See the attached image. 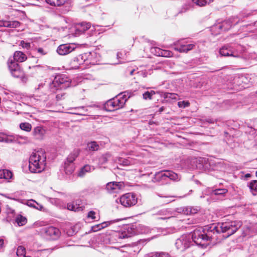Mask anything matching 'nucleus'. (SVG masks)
<instances>
[{"instance_id":"nucleus-2","label":"nucleus","mask_w":257,"mask_h":257,"mask_svg":"<svg viewBox=\"0 0 257 257\" xmlns=\"http://www.w3.org/2000/svg\"><path fill=\"white\" fill-rule=\"evenodd\" d=\"M29 168L31 172L40 173L45 168L46 164V155L43 150L33 152L29 158Z\"/></svg>"},{"instance_id":"nucleus-64","label":"nucleus","mask_w":257,"mask_h":257,"mask_svg":"<svg viewBox=\"0 0 257 257\" xmlns=\"http://www.w3.org/2000/svg\"><path fill=\"white\" fill-rule=\"evenodd\" d=\"M78 109H84V107H83V106L80 107H79Z\"/></svg>"},{"instance_id":"nucleus-40","label":"nucleus","mask_w":257,"mask_h":257,"mask_svg":"<svg viewBox=\"0 0 257 257\" xmlns=\"http://www.w3.org/2000/svg\"><path fill=\"white\" fill-rule=\"evenodd\" d=\"M172 55L173 53L171 51L169 50L162 49L161 56L164 57H171L172 56Z\"/></svg>"},{"instance_id":"nucleus-10","label":"nucleus","mask_w":257,"mask_h":257,"mask_svg":"<svg viewBox=\"0 0 257 257\" xmlns=\"http://www.w3.org/2000/svg\"><path fill=\"white\" fill-rule=\"evenodd\" d=\"M7 63L9 70L13 76L18 78L23 75V71L17 62L12 58H10Z\"/></svg>"},{"instance_id":"nucleus-20","label":"nucleus","mask_w":257,"mask_h":257,"mask_svg":"<svg viewBox=\"0 0 257 257\" xmlns=\"http://www.w3.org/2000/svg\"><path fill=\"white\" fill-rule=\"evenodd\" d=\"M198 209L191 206H187L177 209V212L185 215L194 214L197 212Z\"/></svg>"},{"instance_id":"nucleus-15","label":"nucleus","mask_w":257,"mask_h":257,"mask_svg":"<svg viewBox=\"0 0 257 257\" xmlns=\"http://www.w3.org/2000/svg\"><path fill=\"white\" fill-rule=\"evenodd\" d=\"M90 27L91 24L90 23L82 22L76 24L75 26V35L77 36L83 34L88 30Z\"/></svg>"},{"instance_id":"nucleus-44","label":"nucleus","mask_w":257,"mask_h":257,"mask_svg":"<svg viewBox=\"0 0 257 257\" xmlns=\"http://www.w3.org/2000/svg\"><path fill=\"white\" fill-rule=\"evenodd\" d=\"M46 2L52 6L59 7L58 0H45Z\"/></svg>"},{"instance_id":"nucleus-1","label":"nucleus","mask_w":257,"mask_h":257,"mask_svg":"<svg viewBox=\"0 0 257 257\" xmlns=\"http://www.w3.org/2000/svg\"><path fill=\"white\" fill-rule=\"evenodd\" d=\"M241 226V222L240 221H230L219 223L218 226L212 224L210 227L205 226L203 228L200 227L194 230L191 236V239L197 245L205 248L208 245L207 242L213 238L214 230L219 231V227L221 231L226 232L227 236H230L235 232Z\"/></svg>"},{"instance_id":"nucleus-32","label":"nucleus","mask_w":257,"mask_h":257,"mask_svg":"<svg viewBox=\"0 0 257 257\" xmlns=\"http://www.w3.org/2000/svg\"><path fill=\"white\" fill-rule=\"evenodd\" d=\"M87 148L89 150L95 151L99 148V146L96 142H91L87 144Z\"/></svg>"},{"instance_id":"nucleus-6","label":"nucleus","mask_w":257,"mask_h":257,"mask_svg":"<svg viewBox=\"0 0 257 257\" xmlns=\"http://www.w3.org/2000/svg\"><path fill=\"white\" fill-rule=\"evenodd\" d=\"M71 81L70 78L65 74L57 75L52 83L50 84L51 90L54 92L58 89H65L71 85Z\"/></svg>"},{"instance_id":"nucleus-17","label":"nucleus","mask_w":257,"mask_h":257,"mask_svg":"<svg viewBox=\"0 0 257 257\" xmlns=\"http://www.w3.org/2000/svg\"><path fill=\"white\" fill-rule=\"evenodd\" d=\"M84 206L82 203V201L77 200L72 202L68 203L67 205V208L71 211L78 212L83 210Z\"/></svg>"},{"instance_id":"nucleus-11","label":"nucleus","mask_w":257,"mask_h":257,"mask_svg":"<svg viewBox=\"0 0 257 257\" xmlns=\"http://www.w3.org/2000/svg\"><path fill=\"white\" fill-rule=\"evenodd\" d=\"M41 233L43 235L49 239H56L60 235L59 229L53 226L44 227L41 230Z\"/></svg>"},{"instance_id":"nucleus-63","label":"nucleus","mask_w":257,"mask_h":257,"mask_svg":"<svg viewBox=\"0 0 257 257\" xmlns=\"http://www.w3.org/2000/svg\"><path fill=\"white\" fill-rule=\"evenodd\" d=\"M33 68H40L41 67L40 65H37L33 67Z\"/></svg>"},{"instance_id":"nucleus-61","label":"nucleus","mask_w":257,"mask_h":257,"mask_svg":"<svg viewBox=\"0 0 257 257\" xmlns=\"http://www.w3.org/2000/svg\"><path fill=\"white\" fill-rule=\"evenodd\" d=\"M164 110V107H161L160 109H159V111L161 112H162Z\"/></svg>"},{"instance_id":"nucleus-30","label":"nucleus","mask_w":257,"mask_h":257,"mask_svg":"<svg viewBox=\"0 0 257 257\" xmlns=\"http://www.w3.org/2000/svg\"><path fill=\"white\" fill-rule=\"evenodd\" d=\"M15 221L18 226H21L26 224L27 219L25 217L21 215H19L16 217Z\"/></svg>"},{"instance_id":"nucleus-45","label":"nucleus","mask_w":257,"mask_h":257,"mask_svg":"<svg viewBox=\"0 0 257 257\" xmlns=\"http://www.w3.org/2000/svg\"><path fill=\"white\" fill-rule=\"evenodd\" d=\"M46 2L52 6L59 7L58 0H45Z\"/></svg>"},{"instance_id":"nucleus-57","label":"nucleus","mask_w":257,"mask_h":257,"mask_svg":"<svg viewBox=\"0 0 257 257\" xmlns=\"http://www.w3.org/2000/svg\"><path fill=\"white\" fill-rule=\"evenodd\" d=\"M7 213H11L13 214L14 213V210L10 208L8 205L7 206Z\"/></svg>"},{"instance_id":"nucleus-16","label":"nucleus","mask_w":257,"mask_h":257,"mask_svg":"<svg viewBox=\"0 0 257 257\" xmlns=\"http://www.w3.org/2000/svg\"><path fill=\"white\" fill-rule=\"evenodd\" d=\"M74 49L75 47L73 45L66 44L60 45L57 49V52L60 55H65L72 52Z\"/></svg>"},{"instance_id":"nucleus-43","label":"nucleus","mask_w":257,"mask_h":257,"mask_svg":"<svg viewBox=\"0 0 257 257\" xmlns=\"http://www.w3.org/2000/svg\"><path fill=\"white\" fill-rule=\"evenodd\" d=\"M178 105L179 107L185 108L190 105V103L188 101H181L178 102Z\"/></svg>"},{"instance_id":"nucleus-41","label":"nucleus","mask_w":257,"mask_h":257,"mask_svg":"<svg viewBox=\"0 0 257 257\" xmlns=\"http://www.w3.org/2000/svg\"><path fill=\"white\" fill-rule=\"evenodd\" d=\"M120 165L123 166H129L132 164V161L129 159H121L119 160Z\"/></svg>"},{"instance_id":"nucleus-9","label":"nucleus","mask_w":257,"mask_h":257,"mask_svg":"<svg viewBox=\"0 0 257 257\" xmlns=\"http://www.w3.org/2000/svg\"><path fill=\"white\" fill-rule=\"evenodd\" d=\"M119 202L124 207H130L137 204L138 198L134 193H127L120 197Z\"/></svg>"},{"instance_id":"nucleus-22","label":"nucleus","mask_w":257,"mask_h":257,"mask_svg":"<svg viewBox=\"0 0 257 257\" xmlns=\"http://www.w3.org/2000/svg\"><path fill=\"white\" fill-rule=\"evenodd\" d=\"M95 170V167L89 165H85L80 170L78 176L80 177H84L86 173H90Z\"/></svg>"},{"instance_id":"nucleus-38","label":"nucleus","mask_w":257,"mask_h":257,"mask_svg":"<svg viewBox=\"0 0 257 257\" xmlns=\"http://www.w3.org/2000/svg\"><path fill=\"white\" fill-rule=\"evenodd\" d=\"M110 157L109 154H105L101 156L99 159V163L101 165L105 164L108 161V159Z\"/></svg>"},{"instance_id":"nucleus-34","label":"nucleus","mask_w":257,"mask_h":257,"mask_svg":"<svg viewBox=\"0 0 257 257\" xmlns=\"http://www.w3.org/2000/svg\"><path fill=\"white\" fill-rule=\"evenodd\" d=\"M227 192V190L226 189H216L212 190L211 195H223L226 194Z\"/></svg>"},{"instance_id":"nucleus-42","label":"nucleus","mask_w":257,"mask_h":257,"mask_svg":"<svg viewBox=\"0 0 257 257\" xmlns=\"http://www.w3.org/2000/svg\"><path fill=\"white\" fill-rule=\"evenodd\" d=\"M178 95L176 93H167L165 94V97L166 98H170L172 99L176 100L177 99Z\"/></svg>"},{"instance_id":"nucleus-37","label":"nucleus","mask_w":257,"mask_h":257,"mask_svg":"<svg viewBox=\"0 0 257 257\" xmlns=\"http://www.w3.org/2000/svg\"><path fill=\"white\" fill-rule=\"evenodd\" d=\"M17 255L18 257L24 256L26 255V249L23 246H19L17 250Z\"/></svg>"},{"instance_id":"nucleus-12","label":"nucleus","mask_w":257,"mask_h":257,"mask_svg":"<svg viewBox=\"0 0 257 257\" xmlns=\"http://www.w3.org/2000/svg\"><path fill=\"white\" fill-rule=\"evenodd\" d=\"M124 187L122 182H110L106 184L105 189L110 194L118 193Z\"/></svg>"},{"instance_id":"nucleus-27","label":"nucleus","mask_w":257,"mask_h":257,"mask_svg":"<svg viewBox=\"0 0 257 257\" xmlns=\"http://www.w3.org/2000/svg\"><path fill=\"white\" fill-rule=\"evenodd\" d=\"M157 214L161 216L159 218L161 219H166L171 218L172 213L167 209H162L159 211Z\"/></svg>"},{"instance_id":"nucleus-19","label":"nucleus","mask_w":257,"mask_h":257,"mask_svg":"<svg viewBox=\"0 0 257 257\" xmlns=\"http://www.w3.org/2000/svg\"><path fill=\"white\" fill-rule=\"evenodd\" d=\"M204 161L203 158H194L191 161V168L193 169L202 170L204 167Z\"/></svg>"},{"instance_id":"nucleus-14","label":"nucleus","mask_w":257,"mask_h":257,"mask_svg":"<svg viewBox=\"0 0 257 257\" xmlns=\"http://www.w3.org/2000/svg\"><path fill=\"white\" fill-rule=\"evenodd\" d=\"M137 233L134 226H127L122 232L118 233L117 236L119 238L124 239L131 237Z\"/></svg>"},{"instance_id":"nucleus-56","label":"nucleus","mask_w":257,"mask_h":257,"mask_svg":"<svg viewBox=\"0 0 257 257\" xmlns=\"http://www.w3.org/2000/svg\"><path fill=\"white\" fill-rule=\"evenodd\" d=\"M35 208H36L39 210H42V209L43 208V206L41 204H40L37 202V204L36 205V207H35Z\"/></svg>"},{"instance_id":"nucleus-48","label":"nucleus","mask_w":257,"mask_h":257,"mask_svg":"<svg viewBox=\"0 0 257 257\" xmlns=\"http://www.w3.org/2000/svg\"><path fill=\"white\" fill-rule=\"evenodd\" d=\"M5 140H4V142H6V143H11L13 141V140H14V138H13V136H10L9 137L8 136H7L6 135L5 136V139H4Z\"/></svg>"},{"instance_id":"nucleus-24","label":"nucleus","mask_w":257,"mask_h":257,"mask_svg":"<svg viewBox=\"0 0 257 257\" xmlns=\"http://www.w3.org/2000/svg\"><path fill=\"white\" fill-rule=\"evenodd\" d=\"M13 177V173L7 169L0 170V179H4L10 182V180Z\"/></svg>"},{"instance_id":"nucleus-33","label":"nucleus","mask_w":257,"mask_h":257,"mask_svg":"<svg viewBox=\"0 0 257 257\" xmlns=\"http://www.w3.org/2000/svg\"><path fill=\"white\" fill-rule=\"evenodd\" d=\"M20 128L27 132H30L32 130V125L29 122H22L20 124Z\"/></svg>"},{"instance_id":"nucleus-4","label":"nucleus","mask_w":257,"mask_h":257,"mask_svg":"<svg viewBox=\"0 0 257 257\" xmlns=\"http://www.w3.org/2000/svg\"><path fill=\"white\" fill-rule=\"evenodd\" d=\"M180 179V177L177 173L169 170H164L156 173L153 178V181L164 184L168 183L169 180L178 181Z\"/></svg>"},{"instance_id":"nucleus-52","label":"nucleus","mask_w":257,"mask_h":257,"mask_svg":"<svg viewBox=\"0 0 257 257\" xmlns=\"http://www.w3.org/2000/svg\"><path fill=\"white\" fill-rule=\"evenodd\" d=\"M17 139H21L23 140L25 142H30L29 138L27 137H25V136L23 137L21 136L18 135V136H17Z\"/></svg>"},{"instance_id":"nucleus-49","label":"nucleus","mask_w":257,"mask_h":257,"mask_svg":"<svg viewBox=\"0 0 257 257\" xmlns=\"http://www.w3.org/2000/svg\"><path fill=\"white\" fill-rule=\"evenodd\" d=\"M95 212L93 211H90L88 213L87 217L91 219H95Z\"/></svg>"},{"instance_id":"nucleus-60","label":"nucleus","mask_w":257,"mask_h":257,"mask_svg":"<svg viewBox=\"0 0 257 257\" xmlns=\"http://www.w3.org/2000/svg\"><path fill=\"white\" fill-rule=\"evenodd\" d=\"M245 177L246 178H249V177H250V174H248H248H246L245 175Z\"/></svg>"},{"instance_id":"nucleus-8","label":"nucleus","mask_w":257,"mask_h":257,"mask_svg":"<svg viewBox=\"0 0 257 257\" xmlns=\"http://www.w3.org/2000/svg\"><path fill=\"white\" fill-rule=\"evenodd\" d=\"M191 235H183L178 238L175 242L176 248L180 251H183L192 244Z\"/></svg>"},{"instance_id":"nucleus-18","label":"nucleus","mask_w":257,"mask_h":257,"mask_svg":"<svg viewBox=\"0 0 257 257\" xmlns=\"http://www.w3.org/2000/svg\"><path fill=\"white\" fill-rule=\"evenodd\" d=\"M45 129L41 126H38L35 127L32 132V135L34 138L39 140H43L45 137Z\"/></svg>"},{"instance_id":"nucleus-7","label":"nucleus","mask_w":257,"mask_h":257,"mask_svg":"<svg viewBox=\"0 0 257 257\" xmlns=\"http://www.w3.org/2000/svg\"><path fill=\"white\" fill-rule=\"evenodd\" d=\"M238 23L235 21V19H230L214 25L211 27V31L213 34L216 35L223 31L229 30L233 24Z\"/></svg>"},{"instance_id":"nucleus-53","label":"nucleus","mask_w":257,"mask_h":257,"mask_svg":"<svg viewBox=\"0 0 257 257\" xmlns=\"http://www.w3.org/2000/svg\"><path fill=\"white\" fill-rule=\"evenodd\" d=\"M139 227H140V228H142V227L144 228V229H142V230H141V231H137L138 232V233H147V232H148V231H147V230H146V227H145L139 225ZM137 228H139V226H137Z\"/></svg>"},{"instance_id":"nucleus-31","label":"nucleus","mask_w":257,"mask_h":257,"mask_svg":"<svg viewBox=\"0 0 257 257\" xmlns=\"http://www.w3.org/2000/svg\"><path fill=\"white\" fill-rule=\"evenodd\" d=\"M64 170L67 174H71L74 170V165L73 164H66L64 163Z\"/></svg>"},{"instance_id":"nucleus-23","label":"nucleus","mask_w":257,"mask_h":257,"mask_svg":"<svg viewBox=\"0 0 257 257\" xmlns=\"http://www.w3.org/2000/svg\"><path fill=\"white\" fill-rule=\"evenodd\" d=\"M16 62H22L26 60L27 56L23 52L21 51H16L14 54V56L11 57Z\"/></svg>"},{"instance_id":"nucleus-28","label":"nucleus","mask_w":257,"mask_h":257,"mask_svg":"<svg viewBox=\"0 0 257 257\" xmlns=\"http://www.w3.org/2000/svg\"><path fill=\"white\" fill-rule=\"evenodd\" d=\"M247 186L253 195L257 194V180H252L249 182Z\"/></svg>"},{"instance_id":"nucleus-3","label":"nucleus","mask_w":257,"mask_h":257,"mask_svg":"<svg viewBox=\"0 0 257 257\" xmlns=\"http://www.w3.org/2000/svg\"><path fill=\"white\" fill-rule=\"evenodd\" d=\"M244 50V47L240 45L230 43L222 46L219 50V54L224 57H239Z\"/></svg>"},{"instance_id":"nucleus-62","label":"nucleus","mask_w":257,"mask_h":257,"mask_svg":"<svg viewBox=\"0 0 257 257\" xmlns=\"http://www.w3.org/2000/svg\"><path fill=\"white\" fill-rule=\"evenodd\" d=\"M166 231H165V230L163 231V232H162V234H163V235H166V234H167V233H166Z\"/></svg>"},{"instance_id":"nucleus-35","label":"nucleus","mask_w":257,"mask_h":257,"mask_svg":"<svg viewBox=\"0 0 257 257\" xmlns=\"http://www.w3.org/2000/svg\"><path fill=\"white\" fill-rule=\"evenodd\" d=\"M155 92L153 90L146 91L143 94V98L145 100H151L153 98V96L155 95Z\"/></svg>"},{"instance_id":"nucleus-58","label":"nucleus","mask_w":257,"mask_h":257,"mask_svg":"<svg viewBox=\"0 0 257 257\" xmlns=\"http://www.w3.org/2000/svg\"><path fill=\"white\" fill-rule=\"evenodd\" d=\"M4 241L3 239H0V251H2L4 248Z\"/></svg>"},{"instance_id":"nucleus-5","label":"nucleus","mask_w":257,"mask_h":257,"mask_svg":"<svg viewBox=\"0 0 257 257\" xmlns=\"http://www.w3.org/2000/svg\"><path fill=\"white\" fill-rule=\"evenodd\" d=\"M127 99L126 95L119 94L114 98L108 100L104 104V108L108 111L119 109L123 107Z\"/></svg>"},{"instance_id":"nucleus-59","label":"nucleus","mask_w":257,"mask_h":257,"mask_svg":"<svg viewBox=\"0 0 257 257\" xmlns=\"http://www.w3.org/2000/svg\"><path fill=\"white\" fill-rule=\"evenodd\" d=\"M6 135L4 134H0V142H3L4 139H5V136Z\"/></svg>"},{"instance_id":"nucleus-51","label":"nucleus","mask_w":257,"mask_h":257,"mask_svg":"<svg viewBox=\"0 0 257 257\" xmlns=\"http://www.w3.org/2000/svg\"><path fill=\"white\" fill-rule=\"evenodd\" d=\"M164 200L163 201L164 202L168 203L173 201L174 200L172 199V197L171 196H166L163 197Z\"/></svg>"},{"instance_id":"nucleus-54","label":"nucleus","mask_w":257,"mask_h":257,"mask_svg":"<svg viewBox=\"0 0 257 257\" xmlns=\"http://www.w3.org/2000/svg\"><path fill=\"white\" fill-rule=\"evenodd\" d=\"M69 0H58L59 7L64 5L67 3Z\"/></svg>"},{"instance_id":"nucleus-25","label":"nucleus","mask_w":257,"mask_h":257,"mask_svg":"<svg viewBox=\"0 0 257 257\" xmlns=\"http://www.w3.org/2000/svg\"><path fill=\"white\" fill-rule=\"evenodd\" d=\"M250 78L248 76L242 75L239 76L236 80L239 85H242V87H245L246 85L250 82Z\"/></svg>"},{"instance_id":"nucleus-26","label":"nucleus","mask_w":257,"mask_h":257,"mask_svg":"<svg viewBox=\"0 0 257 257\" xmlns=\"http://www.w3.org/2000/svg\"><path fill=\"white\" fill-rule=\"evenodd\" d=\"M114 221H105L101 223L98 224L95 226H93L92 228L94 231H98L101 229L104 228L107 226L110 225L111 223H113Z\"/></svg>"},{"instance_id":"nucleus-13","label":"nucleus","mask_w":257,"mask_h":257,"mask_svg":"<svg viewBox=\"0 0 257 257\" xmlns=\"http://www.w3.org/2000/svg\"><path fill=\"white\" fill-rule=\"evenodd\" d=\"M194 46L193 44H184L182 41H179L174 43L172 45V48L180 53H187L193 49Z\"/></svg>"},{"instance_id":"nucleus-29","label":"nucleus","mask_w":257,"mask_h":257,"mask_svg":"<svg viewBox=\"0 0 257 257\" xmlns=\"http://www.w3.org/2000/svg\"><path fill=\"white\" fill-rule=\"evenodd\" d=\"M78 155V152L77 151H74L71 153L67 158V159L64 163L66 164H73L74 161L76 159Z\"/></svg>"},{"instance_id":"nucleus-46","label":"nucleus","mask_w":257,"mask_h":257,"mask_svg":"<svg viewBox=\"0 0 257 257\" xmlns=\"http://www.w3.org/2000/svg\"><path fill=\"white\" fill-rule=\"evenodd\" d=\"M20 46H21L23 48L26 49L27 50L29 49L31 47V44L30 43L25 42L24 41H22L21 42Z\"/></svg>"},{"instance_id":"nucleus-47","label":"nucleus","mask_w":257,"mask_h":257,"mask_svg":"<svg viewBox=\"0 0 257 257\" xmlns=\"http://www.w3.org/2000/svg\"><path fill=\"white\" fill-rule=\"evenodd\" d=\"M151 257H171L170 255L166 252H161L151 256Z\"/></svg>"},{"instance_id":"nucleus-55","label":"nucleus","mask_w":257,"mask_h":257,"mask_svg":"<svg viewBox=\"0 0 257 257\" xmlns=\"http://www.w3.org/2000/svg\"><path fill=\"white\" fill-rule=\"evenodd\" d=\"M37 51L41 55H45L46 54V52H45L44 51V50H43V49H42L41 48H38L37 49Z\"/></svg>"},{"instance_id":"nucleus-21","label":"nucleus","mask_w":257,"mask_h":257,"mask_svg":"<svg viewBox=\"0 0 257 257\" xmlns=\"http://www.w3.org/2000/svg\"><path fill=\"white\" fill-rule=\"evenodd\" d=\"M20 26V23L17 21H0V27H4L8 28H16L19 27Z\"/></svg>"},{"instance_id":"nucleus-36","label":"nucleus","mask_w":257,"mask_h":257,"mask_svg":"<svg viewBox=\"0 0 257 257\" xmlns=\"http://www.w3.org/2000/svg\"><path fill=\"white\" fill-rule=\"evenodd\" d=\"M213 0H192V2L196 5L202 7L210 3Z\"/></svg>"},{"instance_id":"nucleus-39","label":"nucleus","mask_w":257,"mask_h":257,"mask_svg":"<svg viewBox=\"0 0 257 257\" xmlns=\"http://www.w3.org/2000/svg\"><path fill=\"white\" fill-rule=\"evenodd\" d=\"M162 49L158 47H152L151 48V52L157 56H161Z\"/></svg>"},{"instance_id":"nucleus-50","label":"nucleus","mask_w":257,"mask_h":257,"mask_svg":"<svg viewBox=\"0 0 257 257\" xmlns=\"http://www.w3.org/2000/svg\"><path fill=\"white\" fill-rule=\"evenodd\" d=\"M36 204H37V202L33 200H29L27 202V205L29 206L33 207L34 208L36 207Z\"/></svg>"}]
</instances>
